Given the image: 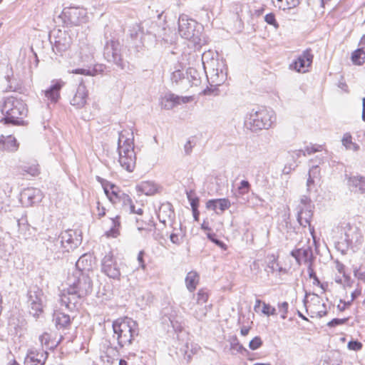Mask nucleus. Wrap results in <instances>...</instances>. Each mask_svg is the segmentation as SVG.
Returning a JSON list of instances; mask_svg holds the SVG:
<instances>
[{"label": "nucleus", "instance_id": "obj_39", "mask_svg": "<svg viewBox=\"0 0 365 365\" xmlns=\"http://www.w3.org/2000/svg\"><path fill=\"white\" fill-rule=\"evenodd\" d=\"M2 144L3 148L8 151H16L18 149L19 144L15 138L12 136L7 137L4 140H0V145Z\"/></svg>", "mask_w": 365, "mask_h": 365}, {"label": "nucleus", "instance_id": "obj_42", "mask_svg": "<svg viewBox=\"0 0 365 365\" xmlns=\"http://www.w3.org/2000/svg\"><path fill=\"white\" fill-rule=\"evenodd\" d=\"M186 78L192 86H197L200 83V78L197 71L193 68H189L186 71Z\"/></svg>", "mask_w": 365, "mask_h": 365}, {"label": "nucleus", "instance_id": "obj_35", "mask_svg": "<svg viewBox=\"0 0 365 365\" xmlns=\"http://www.w3.org/2000/svg\"><path fill=\"white\" fill-rule=\"evenodd\" d=\"M199 274L195 271H190L185 277V283L187 289L189 292H193L199 282Z\"/></svg>", "mask_w": 365, "mask_h": 365}, {"label": "nucleus", "instance_id": "obj_32", "mask_svg": "<svg viewBox=\"0 0 365 365\" xmlns=\"http://www.w3.org/2000/svg\"><path fill=\"white\" fill-rule=\"evenodd\" d=\"M230 350L232 354H241L245 356L250 355V351L241 344L237 337V336H232L230 340Z\"/></svg>", "mask_w": 365, "mask_h": 365}, {"label": "nucleus", "instance_id": "obj_50", "mask_svg": "<svg viewBox=\"0 0 365 365\" xmlns=\"http://www.w3.org/2000/svg\"><path fill=\"white\" fill-rule=\"evenodd\" d=\"M217 207L222 211L229 209L231 206L230 201L227 198H218L216 199Z\"/></svg>", "mask_w": 365, "mask_h": 365}, {"label": "nucleus", "instance_id": "obj_4", "mask_svg": "<svg viewBox=\"0 0 365 365\" xmlns=\"http://www.w3.org/2000/svg\"><path fill=\"white\" fill-rule=\"evenodd\" d=\"M204 28L202 24L190 19L185 14L180 16L178 19V31L180 35L193 43L195 48H200L206 43L202 34Z\"/></svg>", "mask_w": 365, "mask_h": 365}, {"label": "nucleus", "instance_id": "obj_27", "mask_svg": "<svg viewBox=\"0 0 365 365\" xmlns=\"http://www.w3.org/2000/svg\"><path fill=\"white\" fill-rule=\"evenodd\" d=\"M175 217V212L173 205L169 202L161 204L158 212V218L160 222L165 225L166 219H173Z\"/></svg>", "mask_w": 365, "mask_h": 365}, {"label": "nucleus", "instance_id": "obj_25", "mask_svg": "<svg viewBox=\"0 0 365 365\" xmlns=\"http://www.w3.org/2000/svg\"><path fill=\"white\" fill-rule=\"evenodd\" d=\"M5 78L9 83L8 88L9 91L18 92L19 93H24L26 88L23 84V81L17 80L16 78L14 76V72L11 67L8 70Z\"/></svg>", "mask_w": 365, "mask_h": 365}, {"label": "nucleus", "instance_id": "obj_33", "mask_svg": "<svg viewBox=\"0 0 365 365\" xmlns=\"http://www.w3.org/2000/svg\"><path fill=\"white\" fill-rule=\"evenodd\" d=\"M118 206L121 208L124 209L126 212H130V213H136L138 215H142L143 212V209L138 208L137 211H135V205L133 204L132 200L130 197L125 193V195L120 200Z\"/></svg>", "mask_w": 365, "mask_h": 365}, {"label": "nucleus", "instance_id": "obj_8", "mask_svg": "<svg viewBox=\"0 0 365 365\" xmlns=\"http://www.w3.org/2000/svg\"><path fill=\"white\" fill-rule=\"evenodd\" d=\"M68 288L75 293L77 292L80 296L86 297L93 291V281L89 274H83L80 271H74L68 278Z\"/></svg>", "mask_w": 365, "mask_h": 365}, {"label": "nucleus", "instance_id": "obj_20", "mask_svg": "<svg viewBox=\"0 0 365 365\" xmlns=\"http://www.w3.org/2000/svg\"><path fill=\"white\" fill-rule=\"evenodd\" d=\"M95 265V257L91 253L82 255L76 262V271L90 275Z\"/></svg>", "mask_w": 365, "mask_h": 365}, {"label": "nucleus", "instance_id": "obj_19", "mask_svg": "<svg viewBox=\"0 0 365 365\" xmlns=\"http://www.w3.org/2000/svg\"><path fill=\"white\" fill-rule=\"evenodd\" d=\"M347 186L351 192L365 194V176L361 175H345Z\"/></svg>", "mask_w": 365, "mask_h": 365}, {"label": "nucleus", "instance_id": "obj_23", "mask_svg": "<svg viewBox=\"0 0 365 365\" xmlns=\"http://www.w3.org/2000/svg\"><path fill=\"white\" fill-rule=\"evenodd\" d=\"M74 318L61 311H54L53 314V322L58 330L69 329Z\"/></svg>", "mask_w": 365, "mask_h": 365}, {"label": "nucleus", "instance_id": "obj_64", "mask_svg": "<svg viewBox=\"0 0 365 365\" xmlns=\"http://www.w3.org/2000/svg\"><path fill=\"white\" fill-rule=\"evenodd\" d=\"M144 255H145V252L143 250H141L138 252V261L139 262V264H140V267L142 268V269H145V263L144 262Z\"/></svg>", "mask_w": 365, "mask_h": 365}, {"label": "nucleus", "instance_id": "obj_63", "mask_svg": "<svg viewBox=\"0 0 365 365\" xmlns=\"http://www.w3.org/2000/svg\"><path fill=\"white\" fill-rule=\"evenodd\" d=\"M206 208L208 210H212L215 211L216 209L217 208V203L216 199L209 200L206 202Z\"/></svg>", "mask_w": 365, "mask_h": 365}, {"label": "nucleus", "instance_id": "obj_37", "mask_svg": "<svg viewBox=\"0 0 365 365\" xmlns=\"http://www.w3.org/2000/svg\"><path fill=\"white\" fill-rule=\"evenodd\" d=\"M342 145L345 147L346 150H352L356 152L359 150V145L352 141V136L350 133H346L344 134L341 139Z\"/></svg>", "mask_w": 365, "mask_h": 365}, {"label": "nucleus", "instance_id": "obj_59", "mask_svg": "<svg viewBox=\"0 0 365 365\" xmlns=\"http://www.w3.org/2000/svg\"><path fill=\"white\" fill-rule=\"evenodd\" d=\"M96 180L101 184L104 193L108 192V190L110 188V185H113V183L100 176H96Z\"/></svg>", "mask_w": 365, "mask_h": 365}, {"label": "nucleus", "instance_id": "obj_22", "mask_svg": "<svg viewBox=\"0 0 365 365\" xmlns=\"http://www.w3.org/2000/svg\"><path fill=\"white\" fill-rule=\"evenodd\" d=\"M88 98V91L83 83H80L76 91L71 100V104L77 109L82 108L86 104Z\"/></svg>", "mask_w": 365, "mask_h": 365}, {"label": "nucleus", "instance_id": "obj_28", "mask_svg": "<svg viewBox=\"0 0 365 365\" xmlns=\"http://www.w3.org/2000/svg\"><path fill=\"white\" fill-rule=\"evenodd\" d=\"M163 320L164 322H166L167 320L169 321L170 325L176 331H180L182 330V326L178 321L175 311L172 310L171 308H165L163 310Z\"/></svg>", "mask_w": 365, "mask_h": 365}, {"label": "nucleus", "instance_id": "obj_57", "mask_svg": "<svg viewBox=\"0 0 365 365\" xmlns=\"http://www.w3.org/2000/svg\"><path fill=\"white\" fill-rule=\"evenodd\" d=\"M336 267V269L338 270V272L340 274H343V277H344L345 282L347 283V285L350 286L349 282L351 281V278L349 276L346 274V273L344 272V268H345L344 265L342 263L337 262Z\"/></svg>", "mask_w": 365, "mask_h": 365}, {"label": "nucleus", "instance_id": "obj_48", "mask_svg": "<svg viewBox=\"0 0 365 365\" xmlns=\"http://www.w3.org/2000/svg\"><path fill=\"white\" fill-rule=\"evenodd\" d=\"M314 205L312 203L311 199L307 195H302L300 199V204L297 208H308L314 209Z\"/></svg>", "mask_w": 365, "mask_h": 365}, {"label": "nucleus", "instance_id": "obj_34", "mask_svg": "<svg viewBox=\"0 0 365 365\" xmlns=\"http://www.w3.org/2000/svg\"><path fill=\"white\" fill-rule=\"evenodd\" d=\"M136 189L146 195H153L158 191L157 185L151 181L142 182L136 186Z\"/></svg>", "mask_w": 365, "mask_h": 365}, {"label": "nucleus", "instance_id": "obj_3", "mask_svg": "<svg viewBox=\"0 0 365 365\" xmlns=\"http://www.w3.org/2000/svg\"><path fill=\"white\" fill-rule=\"evenodd\" d=\"M113 338L117 340L118 346L113 349L118 351L125 346L130 345L138 335V324L131 318H118L113 321L112 324Z\"/></svg>", "mask_w": 365, "mask_h": 365}, {"label": "nucleus", "instance_id": "obj_30", "mask_svg": "<svg viewBox=\"0 0 365 365\" xmlns=\"http://www.w3.org/2000/svg\"><path fill=\"white\" fill-rule=\"evenodd\" d=\"M180 104V96L174 93L166 94L161 102V107L166 110H170L175 106Z\"/></svg>", "mask_w": 365, "mask_h": 365}, {"label": "nucleus", "instance_id": "obj_53", "mask_svg": "<svg viewBox=\"0 0 365 365\" xmlns=\"http://www.w3.org/2000/svg\"><path fill=\"white\" fill-rule=\"evenodd\" d=\"M51 336L50 334L47 332H44L39 336V341L41 342V346L45 347H48V344L51 343Z\"/></svg>", "mask_w": 365, "mask_h": 365}, {"label": "nucleus", "instance_id": "obj_56", "mask_svg": "<svg viewBox=\"0 0 365 365\" xmlns=\"http://www.w3.org/2000/svg\"><path fill=\"white\" fill-rule=\"evenodd\" d=\"M318 168V166H313L312 170L309 171V178L307 180V185L308 187L311 186V185L314 184V178L315 177V174L317 173H319V170H316Z\"/></svg>", "mask_w": 365, "mask_h": 365}, {"label": "nucleus", "instance_id": "obj_6", "mask_svg": "<svg viewBox=\"0 0 365 365\" xmlns=\"http://www.w3.org/2000/svg\"><path fill=\"white\" fill-rule=\"evenodd\" d=\"M203 68L206 73L207 79L210 87L204 90L205 94L213 93L217 86L222 85L227 79V68L223 61L212 60L207 63L202 57Z\"/></svg>", "mask_w": 365, "mask_h": 365}, {"label": "nucleus", "instance_id": "obj_9", "mask_svg": "<svg viewBox=\"0 0 365 365\" xmlns=\"http://www.w3.org/2000/svg\"><path fill=\"white\" fill-rule=\"evenodd\" d=\"M59 17L67 27L78 26L88 21L86 9L80 6L64 8Z\"/></svg>", "mask_w": 365, "mask_h": 365}, {"label": "nucleus", "instance_id": "obj_2", "mask_svg": "<svg viewBox=\"0 0 365 365\" xmlns=\"http://www.w3.org/2000/svg\"><path fill=\"white\" fill-rule=\"evenodd\" d=\"M4 117L0 123L4 125H23V118L26 116L28 109L26 104L21 99L14 96H9L4 99L1 107Z\"/></svg>", "mask_w": 365, "mask_h": 365}, {"label": "nucleus", "instance_id": "obj_54", "mask_svg": "<svg viewBox=\"0 0 365 365\" xmlns=\"http://www.w3.org/2000/svg\"><path fill=\"white\" fill-rule=\"evenodd\" d=\"M262 313L267 316H273L277 314L276 309L269 304L263 303Z\"/></svg>", "mask_w": 365, "mask_h": 365}, {"label": "nucleus", "instance_id": "obj_31", "mask_svg": "<svg viewBox=\"0 0 365 365\" xmlns=\"http://www.w3.org/2000/svg\"><path fill=\"white\" fill-rule=\"evenodd\" d=\"M118 161L124 169L128 172H133L135 167L136 155L120 154Z\"/></svg>", "mask_w": 365, "mask_h": 365}, {"label": "nucleus", "instance_id": "obj_15", "mask_svg": "<svg viewBox=\"0 0 365 365\" xmlns=\"http://www.w3.org/2000/svg\"><path fill=\"white\" fill-rule=\"evenodd\" d=\"M43 198L41 190L36 187H27L21 192L20 200L26 207L38 204Z\"/></svg>", "mask_w": 365, "mask_h": 365}, {"label": "nucleus", "instance_id": "obj_13", "mask_svg": "<svg viewBox=\"0 0 365 365\" xmlns=\"http://www.w3.org/2000/svg\"><path fill=\"white\" fill-rule=\"evenodd\" d=\"M43 294L41 289L38 287H34L29 289L28 302L31 308L30 313L35 317L39 316L43 312L42 297Z\"/></svg>", "mask_w": 365, "mask_h": 365}, {"label": "nucleus", "instance_id": "obj_29", "mask_svg": "<svg viewBox=\"0 0 365 365\" xmlns=\"http://www.w3.org/2000/svg\"><path fill=\"white\" fill-rule=\"evenodd\" d=\"M297 220L301 226L306 227L309 225L311 227V220L313 216V209L308 208H297Z\"/></svg>", "mask_w": 365, "mask_h": 365}, {"label": "nucleus", "instance_id": "obj_60", "mask_svg": "<svg viewBox=\"0 0 365 365\" xmlns=\"http://www.w3.org/2000/svg\"><path fill=\"white\" fill-rule=\"evenodd\" d=\"M347 347L350 350L359 351L362 348V344L357 340H351L349 341Z\"/></svg>", "mask_w": 365, "mask_h": 365}, {"label": "nucleus", "instance_id": "obj_7", "mask_svg": "<svg viewBox=\"0 0 365 365\" xmlns=\"http://www.w3.org/2000/svg\"><path fill=\"white\" fill-rule=\"evenodd\" d=\"M105 45L103 48V56L105 59L115 64L120 70H125L128 63L125 61L121 55V44L118 40L105 34Z\"/></svg>", "mask_w": 365, "mask_h": 365}, {"label": "nucleus", "instance_id": "obj_62", "mask_svg": "<svg viewBox=\"0 0 365 365\" xmlns=\"http://www.w3.org/2000/svg\"><path fill=\"white\" fill-rule=\"evenodd\" d=\"M322 150V145H314L312 146H307L305 148V153L308 155L313 154L314 153L319 152Z\"/></svg>", "mask_w": 365, "mask_h": 365}, {"label": "nucleus", "instance_id": "obj_1", "mask_svg": "<svg viewBox=\"0 0 365 365\" xmlns=\"http://www.w3.org/2000/svg\"><path fill=\"white\" fill-rule=\"evenodd\" d=\"M82 242V236L77 230H68L58 236H49L43 242L47 260L62 259L64 254L78 247Z\"/></svg>", "mask_w": 365, "mask_h": 365}, {"label": "nucleus", "instance_id": "obj_24", "mask_svg": "<svg viewBox=\"0 0 365 365\" xmlns=\"http://www.w3.org/2000/svg\"><path fill=\"white\" fill-rule=\"evenodd\" d=\"M124 135L122 132L119 133L118 142V151L119 155H135L134 150V144L133 139L125 138Z\"/></svg>", "mask_w": 365, "mask_h": 365}, {"label": "nucleus", "instance_id": "obj_14", "mask_svg": "<svg viewBox=\"0 0 365 365\" xmlns=\"http://www.w3.org/2000/svg\"><path fill=\"white\" fill-rule=\"evenodd\" d=\"M51 43H53L52 49L55 54L63 56L71 46L72 38L65 31H58L57 36L54 37V41H51Z\"/></svg>", "mask_w": 365, "mask_h": 365}, {"label": "nucleus", "instance_id": "obj_51", "mask_svg": "<svg viewBox=\"0 0 365 365\" xmlns=\"http://www.w3.org/2000/svg\"><path fill=\"white\" fill-rule=\"evenodd\" d=\"M279 263L277 262V259L274 257V256H272V259H271L265 268V271L269 273H273L275 271L277 270Z\"/></svg>", "mask_w": 365, "mask_h": 365}, {"label": "nucleus", "instance_id": "obj_61", "mask_svg": "<svg viewBox=\"0 0 365 365\" xmlns=\"http://www.w3.org/2000/svg\"><path fill=\"white\" fill-rule=\"evenodd\" d=\"M289 304L287 302H284L278 304V308L280 312H282L281 318L285 319L287 318V313L288 312Z\"/></svg>", "mask_w": 365, "mask_h": 365}, {"label": "nucleus", "instance_id": "obj_38", "mask_svg": "<svg viewBox=\"0 0 365 365\" xmlns=\"http://www.w3.org/2000/svg\"><path fill=\"white\" fill-rule=\"evenodd\" d=\"M112 227L106 232V236L108 237H117L120 235L119 229L120 227V216L117 215L111 218Z\"/></svg>", "mask_w": 365, "mask_h": 365}, {"label": "nucleus", "instance_id": "obj_44", "mask_svg": "<svg viewBox=\"0 0 365 365\" xmlns=\"http://www.w3.org/2000/svg\"><path fill=\"white\" fill-rule=\"evenodd\" d=\"M207 239L213 242L215 245L220 247L223 250H227V245L223 242L222 240L217 239V235L215 232H208L207 233Z\"/></svg>", "mask_w": 365, "mask_h": 365}, {"label": "nucleus", "instance_id": "obj_40", "mask_svg": "<svg viewBox=\"0 0 365 365\" xmlns=\"http://www.w3.org/2000/svg\"><path fill=\"white\" fill-rule=\"evenodd\" d=\"M351 61L354 64L361 66L365 62V49L364 48L356 49L351 54Z\"/></svg>", "mask_w": 365, "mask_h": 365}, {"label": "nucleus", "instance_id": "obj_17", "mask_svg": "<svg viewBox=\"0 0 365 365\" xmlns=\"http://www.w3.org/2000/svg\"><path fill=\"white\" fill-rule=\"evenodd\" d=\"M48 352L42 349L41 350L29 349L24 360L26 365H44L48 357Z\"/></svg>", "mask_w": 365, "mask_h": 365}, {"label": "nucleus", "instance_id": "obj_36", "mask_svg": "<svg viewBox=\"0 0 365 365\" xmlns=\"http://www.w3.org/2000/svg\"><path fill=\"white\" fill-rule=\"evenodd\" d=\"M61 88L60 83L52 84L45 91V96L52 102H56L60 97L59 92Z\"/></svg>", "mask_w": 365, "mask_h": 365}, {"label": "nucleus", "instance_id": "obj_55", "mask_svg": "<svg viewBox=\"0 0 365 365\" xmlns=\"http://www.w3.org/2000/svg\"><path fill=\"white\" fill-rule=\"evenodd\" d=\"M264 21L267 24L274 26L276 28L279 26L274 13H269L266 14L264 16Z\"/></svg>", "mask_w": 365, "mask_h": 365}, {"label": "nucleus", "instance_id": "obj_5", "mask_svg": "<svg viewBox=\"0 0 365 365\" xmlns=\"http://www.w3.org/2000/svg\"><path fill=\"white\" fill-rule=\"evenodd\" d=\"M274 111L265 107L252 108L246 115L245 124L252 132L268 130L275 120Z\"/></svg>", "mask_w": 365, "mask_h": 365}, {"label": "nucleus", "instance_id": "obj_47", "mask_svg": "<svg viewBox=\"0 0 365 365\" xmlns=\"http://www.w3.org/2000/svg\"><path fill=\"white\" fill-rule=\"evenodd\" d=\"M184 78L185 74L180 69H178L171 73L170 80L173 84L175 83V85H178L179 82Z\"/></svg>", "mask_w": 365, "mask_h": 365}, {"label": "nucleus", "instance_id": "obj_46", "mask_svg": "<svg viewBox=\"0 0 365 365\" xmlns=\"http://www.w3.org/2000/svg\"><path fill=\"white\" fill-rule=\"evenodd\" d=\"M251 189V185L247 180H242L237 187V192L239 195H244L247 194Z\"/></svg>", "mask_w": 365, "mask_h": 365}, {"label": "nucleus", "instance_id": "obj_16", "mask_svg": "<svg viewBox=\"0 0 365 365\" xmlns=\"http://www.w3.org/2000/svg\"><path fill=\"white\" fill-rule=\"evenodd\" d=\"M314 56L310 49H306L289 66V68L297 72L305 73L311 66Z\"/></svg>", "mask_w": 365, "mask_h": 365}, {"label": "nucleus", "instance_id": "obj_18", "mask_svg": "<svg viewBox=\"0 0 365 365\" xmlns=\"http://www.w3.org/2000/svg\"><path fill=\"white\" fill-rule=\"evenodd\" d=\"M144 36V31L143 28L138 25H134L129 30L130 44V46L135 49L136 52H140L143 50L144 46L143 38Z\"/></svg>", "mask_w": 365, "mask_h": 365}, {"label": "nucleus", "instance_id": "obj_58", "mask_svg": "<svg viewBox=\"0 0 365 365\" xmlns=\"http://www.w3.org/2000/svg\"><path fill=\"white\" fill-rule=\"evenodd\" d=\"M347 318L339 319L334 318L327 323V326L329 327H335L339 325H342L347 322Z\"/></svg>", "mask_w": 365, "mask_h": 365}, {"label": "nucleus", "instance_id": "obj_52", "mask_svg": "<svg viewBox=\"0 0 365 365\" xmlns=\"http://www.w3.org/2000/svg\"><path fill=\"white\" fill-rule=\"evenodd\" d=\"M263 342L260 336L254 337L249 343V348L251 350H257L262 346Z\"/></svg>", "mask_w": 365, "mask_h": 365}, {"label": "nucleus", "instance_id": "obj_49", "mask_svg": "<svg viewBox=\"0 0 365 365\" xmlns=\"http://www.w3.org/2000/svg\"><path fill=\"white\" fill-rule=\"evenodd\" d=\"M307 271H308L309 277L310 279H313V284L314 285L321 284V282H320L319 279L318 278V277L317 276L315 271L313 269V264L312 262H310L308 264Z\"/></svg>", "mask_w": 365, "mask_h": 365}, {"label": "nucleus", "instance_id": "obj_21", "mask_svg": "<svg viewBox=\"0 0 365 365\" xmlns=\"http://www.w3.org/2000/svg\"><path fill=\"white\" fill-rule=\"evenodd\" d=\"M290 255L294 257L297 263L300 265L303 260L305 263L313 264L314 257L313 255L312 249L308 246L306 248H299L291 251Z\"/></svg>", "mask_w": 365, "mask_h": 365}, {"label": "nucleus", "instance_id": "obj_11", "mask_svg": "<svg viewBox=\"0 0 365 365\" xmlns=\"http://www.w3.org/2000/svg\"><path fill=\"white\" fill-rule=\"evenodd\" d=\"M85 298V296H80L77 292L74 293L67 287L60 295V303L71 312H76L81 308Z\"/></svg>", "mask_w": 365, "mask_h": 365}, {"label": "nucleus", "instance_id": "obj_12", "mask_svg": "<svg viewBox=\"0 0 365 365\" xmlns=\"http://www.w3.org/2000/svg\"><path fill=\"white\" fill-rule=\"evenodd\" d=\"M101 272L113 279H120V269L112 252L107 253L101 261Z\"/></svg>", "mask_w": 365, "mask_h": 365}, {"label": "nucleus", "instance_id": "obj_43", "mask_svg": "<svg viewBox=\"0 0 365 365\" xmlns=\"http://www.w3.org/2000/svg\"><path fill=\"white\" fill-rule=\"evenodd\" d=\"M186 195L188 201L190 202L192 210L198 209L200 199L197 196L195 195V190H186Z\"/></svg>", "mask_w": 365, "mask_h": 365}, {"label": "nucleus", "instance_id": "obj_45", "mask_svg": "<svg viewBox=\"0 0 365 365\" xmlns=\"http://www.w3.org/2000/svg\"><path fill=\"white\" fill-rule=\"evenodd\" d=\"M209 298V292L206 288L200 289L197 293V303L202 304L206 303Z\"/></svg>", "mask_w": 365, "mask_h": 365}, {"label": "nucleus", "instance_id": "obj_26", "mask_svg": "<svg viewBox=\"0 0 365 365\" xmlns=\"http://www.w3.org/2000/svg\"><path fill=\"white\" fill-rule=\"evenodd\" d=\"M105 194L109 201L115 207H118V204H120L123 197L125 195V193L115 184L110 185L108 192H105Z\"/></svg>", "mask_w": 365, "mask_h": 365}, {"label": "nucleus", "instance_id": "obj_41", "mask_svg": "<svg viewBox=\"0 0 365 365\" xmlns=\"http://www.w3.org/2000/svg\"><path fill=\"white\" fill-rule=\"evenodd\" d=\"M23 175L28 174L31 176L35 177L40 173L39 165L37 163L26 164L21 167Z\"/></svg>", "mask_w": 365, "mask_h": 365}, {"label": "nucleus", "instance_id": "obj_10", "mask_svg": "<svg viewBox=\"0 0 365 365\" xmlns=\"http://www.w3.org/2000/svg\"><path fill=\"white\" fill-rule=\"evenodd\" d=\"M362 235L360 230L356 226L348 225L345 228L344 237L338 243V249L345 254L349 248H354L357 245L361 244Z\"/></svg>", "mask_w": 365, "mask_h": 365}]
</instances>
